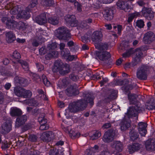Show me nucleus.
I'll use <instances>...</instances> for the list:
<instances>
[{"label": "nucleus", "instance_id": "f257e3e1", "mask_svg": "<svg viewBox=\"0 0 155 155\" xmlns=\"http://www.w3.org/2000/svg\"><path fill=\"white\" fill-rule=\"evenodd\" d=\"M93 104V99L90 97H88L86 100H81L73 103L69 105L68 109L71 112H75L84 110L86 107L87 104Z\"/></svg>", "mask_w": 155, "mask_h": 155}, {"label": "nucleus", "instance_id": "f03ea898", "mask_svg": "<svg viewBox=\"0 0 155 155\" xmlns=\"http://www.w3.org/2000/svg\"><path fill=\"white\" fill-rule=\"evenodd\" d=\"M3 23L5 24L6 27L10 29H17L21 30H25L27 27L28 25L26 23L19 21L17 22L12 19H11L7 17H4L2 19Z\"/></svg>", "mask_w": 155, "mask_h": 155}, {"label": "nucleus", "instance_id": "7ed1b4c3", "mask_svg": "<svg viewBox=\"0 0 155 155\" xmlns=\"http://www.w3.org/2000/svg\"><path fill=\"white\" fill-rule=\"evenodd\" d=\"M144 110L140 102H137L134 106L129 107L127 113L129 117H136L137 116L138 113Z\"/></svg>", "mask_w": 155, "mask_h": 155}, {"label": "nucleus", "instance_id": "20e7f679", "mask_svg": "<svg viewBox=\"0 0 155 155\" xmlns=\"http://www.w3.org/2000/svg\"><path fill=\"white\" fill-rule=\"evenodd\" d=\"M57 36L60 39L66 41L69 40L71 38V35L66 28H59L57 30Z\"/></svg>", "mask_w": 155, "mask_h": 155}, {"label": "nucleus", "instance_id": "39448f33", "mask_svg": "<svg viewBox=\"0 0 155 155\" xmlns=\"http://www.w3.org/2000/svg\"><path fill=\"white\" fill-rule=\"evenodd\" d=\"M149 67L147 65H142L138 68L137 72V77L140 80H146Z\"/></svg>", "mask_w": 155, "mask_h": 155}, {"label": "nucleus", "instance_id": "423d86ee", "mask_svg": "<svg viewBox=\"0 0 155 155\" xmlns=\"http://www.w3.org/2000/svg\"><path fill=\"white\" fill-rule=\"evenodd\" d=\"M115 137L114 131L112 129L108 130L104 134L103 140L105 142L109 143L113 140Z\"/></svg>", "mask_w": 155, "mask_h": 155}, {"label": "nucleus", "instance_id": "0eeeda50", "mask_svg": "<svg viewBox=\"0 0 155 155\" xmlns=\"http://www.w3.org/2000/svg\"><path fill=\"white\" fill-rule=\"evenodd\" d=\"M103 35L101 31H96L92 34L91 39L95 44H97L102 39Z\"/></svg>", "mask_w": 155, "mask_h": 155}, {"label": "nucleus", "instance_id": "6e6552de", "mask_svg": "<svg viewBox=\"0 0 155 155\" xmlns=\"http://www.w3.org/2000/svg\"><path fill=\"white\" fill-rule=\"evenodd\" d=\"M42 117H39L38 120L41 124L40 127L39 129L41 130H46L49 128L48 125L46 124L47 120L44 117L45 114L44 113L42 114Z\"/></svg>", "mask_w": 155, "mask_h": 155}, {"label": "nucleus", "instance_id": "1a4fd4ad", "mask_svg": "<svg viewBox=\"0 0 155 155\" xmlns=\"http://www.w3.org/2000/svg\"><path fill=\"white\" fill-rule=\"evenodd\" d=\"M12 125L9 121L4 123L0 128V132L3 134H6L10 132L11 129Z\"/></svg>", "mask_w": 155, "mask_h": 155}, {"label": "nucleus", "instance_id": "9d476101", "mask_svg": "<svg viewBox=\"0 0 155 155\" xmlns=\"http://www.w3.org/2000/svg\"><path fill=\"white\" fill-rule=\"evenodd\" d=\"M96 55L97 58L101 61L107 60L110 57V54L107 51H96Z\"/></svg>", "mask_w": 155, "mask_h": 155}, {"label": "nucleus", "instance_id": "9b49d317", "mask_svg": "<svg viewBox=\"0 0 155 155\" xmlns=\"http://www.w3.org/2000/svg\"><path fill=\"white\" fill-rule=\"evenodd\" d=\"M57 47V43L55 42L52 43L51 44H48L46 48H45L44 47H42L39 50V53L41 55H43L48 52V50L51 49H55Z\"/></svg>", "mask_w": 155, "mask_h": 155}, {"label": "nucleus", "instance_id": "f8f14e48", "mask_svg": "<svg viewBox=\"0 0 155 155\" xmlns=\"http://www.w3.org/2000/svg\"><path fill=\"white\" fill-rule=\"evenodd\" d=\"M143 39L145 43L149 44L154 40V35L152 32H148L144 34Z\"/></svg>", "mask_w": 155, "mask_h": 155}, {"label": "nucleus", "instance_id": "ddd939ff", "mask_svg": "<svg viewBox=\"0 0 155 155\" xmlns=\"http://www.w3.org/2000/svg\"><path fill=\"white\" fill-rule=\"evenodd\" d=\"M54 137V134L51 131H47L44 133L41 136V138L44 141L48 142L51 140Z\"/></svg>", "mask_w": 155, "mask_h": 155}, {"label": "nucleus", "instance_id": "4468645a", "mask_svg": "<svg viewBox=\"0 0 155 155\" xmlns=\"http://www.w3.org/2000/svg\"><path fill=\"white\" fill-rule=\"evenodd\" d=\"M111 146L114 151L120 152L122 150L123 145L120 141H116L111 143Z\"/></svg>", "mask_w": 155, "mask_h": 155}, {"label": "nucleus", "instance_id": "2eb2a0df", "mask_svg": "<svg viewBox=\"0 0 155 155\" xmlns=\"http://www.w3.org/2000/svg\"><path fill=\"white\" fill-rule=\"evenodd\" d=\"M143 47H141L140 48H137L135 50L136 55L134 58V61L135 64L140 61L143 55Z\"/></svg>", "mask_w": 155, "mask_h": 155}, {"label": "nucleus", "instance_id": "dca6fc26", "mask_svg": "<svg viewBox=\"0 0 155 155\" xmlns=\"http://www.w3.org/2000/svg\"><path fill=\"white\" fill-rule=\"evenodd\" d=\"M145 146L148 150H155V139H151L147 140L145 143Z\"/></svg>", "mask_w": 155, "mask_h": 155}, {"label": "nucleus", "instance_id": "f3484780", "mask_svg": "<svg viewBox=\"0 0 155 155\" xmlns=\"http://www.w3.org/2000/svg\"><path fill=\"white\" fill-rule=\"evenodd\" d=\"M64 64L61 60H58L55 61L52 68V71L53 72L59 73L62 69Z\"/></svg>", "mask_w": 155, "mask_h": 155}, {"label": "nucleus", "instance_id": "a211bd4d", "mask_svg": "<svg viewBox=\"0 0 155 155\" xmlns=\"http://www.w3.org/2000/svg\"><path fill=\"white\" fill-rule=\"evenodd\" d=\"M104 17L107 20H110L113 17V10L109 8L105 9L103 12Z\"/></svg>", "mask_w": 155, "mask_h": 155}, {"label": "nucleus", "instance_id": "6ab92c4d", "mask_svg": "<svg viewBox=\"0 0 155 155\" xmlns=\"http://www.w3.org/2000/svg\"><path fill=\"white\" fill-rule=\"evenodd\" d=\"M121 129L122 130H125L130 127L131 121L130 120L123 119L120 123Z\"/></svg>", "mask_w": 155, "mask_h": 155}, {"label": "nucleus", "instance_id": "aec40b11", "mask_svg": "<svg viewBox=\"0 0 155 155\" xmlns=\"http://www.w3.org/2000/svg\"><path fill=\"white\" fill-rule=\"evenodd\" d=\"M37 22L40 25L45 24L47 21L46 17V14L44 13L41 14L36 18Z\"/></svg>", "mask_w": 155, "mask_h": 155}, {"label": "nucleus", "instance_id": "412c9836", "mask_svg": "<svg viewBox=\"0 0 155 155\" xmlns=\"http://www.w3.org/2000/svg\"><path fill=\"white\" fill-rule=\"evenodd\" d=\"M67 94L69 96L78 94L79 91L77 88L74 86H71L67 89Z\"/></svg>", "mask_w": 155, "mask_h": 155}, {"label": "nucleus", "instance_id": "4be33fe9", "mask_svg": "<svg viewBox=\"0 0 155 155\" xmlns=\"http://www.w3.org/2000/svg\"><path fill=\"white\" fill-rule=\"evenodd\" d=\"M27 117L25 115L18 117L15 122L16 127H18L23 124L27 120Z\"/></svg>", "mask_w": 155, "mask_h": 155}, {"label": "nucleus", "instance_id": "5701e85b", "mask_svg": "<svg viewBox=\"0 0 155 155\" xmlns=\"http://www.w3.org/2000/svg\"><path fill=\"white\" fill-rule=\"evenodd\" d=\"M142 147V145L138 143H134L129 146L128 148L130 153H132L135 151L139 150Z\"/></svg>", "mask_w": 155, "mask_h": 155}, {"label": "nucleus", "instance_id": "b1692460", "mask_svg": "<svg viewBox=\"0 0 155 155\" xmlns=\"http://www.w3.org/2000/svg\"><path fill=\"white\" fill-rule=\"evenodd\" d=\"M31 11L30 9L26 8V10H21L18 16L19 17L24 18L26 19L28 18L30 16L29 12Z\"/></svg>", "mask_w": 155, "mask_h": 155}, {"label": "nucleus", "instance_id": "393cba45", "mask_svg": "<svg viewBox=\"0 0 155 155\" xmlns=\"http://www.w3.org/2000/svg\"><path fill=\"white\" fill-rule=\"evenodd\" d=\"M69 51L68 49H65L64 50L61 51V55L64 58L66 57L70 61H72L74 58V56L70 55Z\"/></svg>", "mask_w": 155, "mask_h": 155}, {"label": "nucleus", "instance_id": "a878e982", "mask_svg": "<svg viewBox=\"0 0 155 155\" xmlns=\"http://www.w3.org/2000/svg\"><path fill=\"white\" fill-rule=\"evenodd\" d=\"M59 73L61 75H64L69 73L70 71V65L67 64H64L62 67Z\"/></svg>", "mask_w": 155, "mask_h": 155}, {"label": "nucleus", "instance_id": "bb28decb", "mask_svg": "<svg viewBox=\"0 0 155 155\" xmlns=\"http://www.w3.org/2000/svg\"><path fill=\"white\" fill-rule=\"evenodd\" d=\"M6 40L8 43H11L16 39L15 36L12 32L10 31L6 34Z\"/></svg>", "mask_w": 155, "mask_h": 155}, {"label": "nucleus", "instance_id": "cd10ccee", "mask_svg": "<svg viewBox=\"0 0 155 155\" xmlns=\"http://www.w3.org/2000/svg\"><path fill=\"white\" fill-rule=\"evenodd\" d=\"M137 97V95L135 94H128V98L130 104H134V105H135L137 103L136 101Z\"/></svg>", "mask_w": 155, "mask_h": 155}, {"label": "nucleus", "instance_id": "c85d7f7f", "mask_svg": "<svg viewBox=\"0 0 155 155\" xmlns=\"http://www.w3.org/2000/svg\"><path fill=\"white\" fill-rule=\"evenodd\" d=\"M24 89L21 87H17L14 88V92L16 96L18 97H22L24 92Z\"/></svg>", "mask_w": 155, "mask_h": 155}, {"label": "nucleus", "instance_id": "c756f323", "mask_svg": "<svg viewBox=\"0 0 155 155\" xmlns=\"http://www.w3.org/2000/svg\"><path fill=\"white\" fill-rule=\"evenodd\" d=\"M54 49H51L48 50V54L46 55V57L48 59V58L49 59L53 57H57L58 53V51L54 50Z\"/></svg>", "mask_w": 155, "mask_h": 155}, {"label": "nucleus", "instance_id": "7c9ffc66", "mask_svg": "<svg viewBox=\"0 0 155 155\" xmlns=\"http://www.w3.org/2000/svg\"><path fill=\"white\" fill-rule=\"evenodd\" d=\"M48 22L53 25H57L59 22V19L56 16H53L49 17L48 19Z\"/></svg>", "mask_w": 155, "mask_h": 155}, {"label": "nucleus", "instance_id": "2f4dec72", "mask_svg": "<svg viewBox=\"0 0 155 155\" xmlns=\"http://www.w3.org/2000/svg\"><path fill=\"white\" fill-rule=\"evenodd\" d=\"M96 47L99 51H107L108 48L107 44L102 43L100 45L97 44Z\"/></svg>", "mask_w": 155, "mask_h": 155}, {"label": "nucleus", "instance_id": "473e14b6", "mask_svg": "<svg viewBox=\"0 0 155 155\" xmlns=\"http://www.w3.org/2000/svg\"><path fill=\"white\" fill-rule=\"evenodd\" d=\"M146 107L148 110L154 109L155 107V100L153 98H151L150 101L147 103Z\"/></svg>", "mask_w": 155, "mask_h": 155}, {"label": "nucleus", "instance_id": "72a5a7b5", "mask_svg": "<svg viewBox=\"0 0 155 155\" xmlns=\"http://www.w3.org/2000/svg\"><path fill=\"white\" fill-rule=\"evenodd\" d=\"M12 8L11 10V12L13 14H19L20 12L21 11V8L20 6H12L10 7Z\"/></svg>", "mask_w": 155, "mask_h": 155}, {"label": "nucleus", "instance_id": "f704fd0d", "mask_svg": "<svg viewBox=\"0 0 155 155\" xmlns=\"http://www.w3.org/2000/svg\"><path fill=\"white\" fill-rule=\"evenodd\" d=\"M75 17L73 15H67L65 17V20L67 22L72 25V23L75 22Z\"/></svg>", "mask_w": 155, "mask_h": 155}, {"label": "nucleus", "instance_id": "c9c22d12", "mask_svg": "<svg viewBox=\"0 0 155 155\" xmlns=\"http://www.w3.org/2000/svg\"><path fill=\"white\" fill-rule=\"evenodd\" d=\"M130 139L132 141H134L137 139L139 135L136 131L134 130H132L130 133Z\"/></svg>", "mask_w": 155, "mask_h": 155}, {"label": "nucleus", "instance_id": "e433bc0d", "mask_svg": "<svg viewBox=\"0 0 155 155\" xmlns=\"http://www.w3.org/2000/svg\"><path fill=\"white\" fill-rule=\"evenodd\" d=\"M21 114V111L19 109L16 108H14L12 110L11 115L12 116H19Z\"/></svg>", "mask_w": 155, "mask_h": 155}, {"label": "nucleus", "instance_id": "4c0bfd02", "mask_svg": "<svg viewBox=\"0 0 155 155\" xmlns=\"http://www.w3.org/2000/svg\"><path fill=\"white\" fill-rule=\"evenodd\" d=\"M101 136V132L98 131H95L93 132V134L90 136V139L95 140L98 139Z\"/></svg>", "mask_w": 155, "mask_h": 155}, {"label": "nucleus", "instance_id": "58836bf2", "mask_svg": "<svg viewBox=\"0 0 155 155\" xmlns=\"http://www.w3.org/2000/svg\"><path fill=\"white\" fill-rule=\"evenodd\" d=\"M118 7L122 9H125V8H127L128 5L125 2L123 1H119L117 4Z\"/></svg>", "mask_w": 155, "mask_h": 155}, {"label": "nucleus", "instance_id": "ea45409f", "mask_svg": "<svg viewBox=\"0 0 155 155\" xmlns=\"http://www.w3.org/2000/svg\"><path fill=\"white\" fill-rule=\"evenodd\" d=\"M18 62L21 64L22 68L25 71H28V66L27 63L23 60H19Z\"/></svg>", "mask_w": 155, "mask_h": 155}, {"label": "nucleus", "instance_id": "a19ab883", "mask_svg": "<svg viewBox=\"0 0 155 155\" xmlns=\"http://www.w3.org/2000/svg\"><path fill=\"white\" fill-rule=\"evenodd\" d=\"M32 95V93L31 91L29 90H26L24 89V92L22 96L24 98H27L31 97Z\"/></svg>", "mask_w": 155, "mask_h": 155}, {"label": "nucleus", "instance_id": "79ce46f5", "mask_svg": "<svg viewBox=\"0 0 155 155\" xmlns=\"http://www.w3.org/2000/svg\"><path fill=\"white\" fill-rule=\"evenodd\" d=\"M53 3L52 0H42L41 4L44 5L49 6L51 5Z\"/></svg>", "mask_w": 155, "mask_h": 155}, {"label": "nucleus", "instance_id": "37998d69", "mask_svg": "<svg viewBox=\"0 0 155 155\" xmlns=\"http://www.w3.org/2000/svg\"><path fill=\"white\" fill-rule=\"evenodd\" d=\"M148 12L149 13L147 15V16L145 17L148 20H150L153 19L154 16L153 12L151 10H148Z\"/></svg>", "mask_w": 155, "mask_h": 155}, {"label": "nucleus", "instance_id": "c03bdc74", "mask_svg": "<svg viewBox=\"0 0 155 155\" xmlns=\"http://www.w3.org/2000/svg\"><path fill=\"white\" fill-rule=\"evenodd\" d=\"M27 101L29 103L28 104L31 106H36L38 104L37 102L33 99L27 100Z\"/></svg>", "mask_w": 155, "mask_h": 155}, {"label": "nucleus", "instance_id": "a18cd8bd", "mask_svg": "<svg viewBox=\"0 0 155 155\" xmlns=\"http://www.w3.org/2000/svg\"><path fill=\"white\" fill-rule=\"evenodd\" d=\"M38 3L37 0H31L30 2V4L27 8V9H30V8H33Z\"/></svg>", "mask_w": 155, "mask_h": 155}, {"label": "nucleus", "instance_id": "49530a36", "mask_svg": "<svg viewBox=\"0 0 155 155\" xmlns=\"http://www.w3.org/2000/svg\"><path fill=\"white\" fill-rule=\"evenodd\" d=\"M147 124L145 122H140L138 124V129H146Z\"/></svg>", "mask_w": 155, "mask_h": 155}, {"label": "nucleus", "instance_id": "de8ad7c7", "mask_svg": "<svg viewBox=\"0 0 155 155\" xmlns=\"http://www.w3.org/2000/svg\"><path fill=\"white\" fill-rule=\"evenodd\" d=\"M148 10H151L150 8H147L145 7H143L141 11V12L142 14L144 16H146L147 14L149 13L148 11Z\"/></svg>", "mask_w": 155, "mask_h": 155}, {"label": "nucleus", "instance_id": "09e8293b", "mask_svg": "<svg viewBox=\"0 0 155 155\" xmlns=\"http://www.w3.org/2000/svg\"><path fill=\"white\" fill-rule=\"evenodd\" d=\"M136 23V26L139 28L143 27L144 25V22L142 20H140L137 21Z\"/></svg>", "mask_w": 155, "mask_h": 155}, {"label": "nucleus", "instance_id": "8fccbe9b", "mask_svg": "<svg viewBox=\"0 0 155 155\" xmlns=\"http://www.w3.org/2000/svg\"><path fill=\"white\" fill-rule=\"evenodd\" d=\"M15 80L16 83H19L20 84H23L25 81L24 78L18 77L15 78Z\"/></svg>", "mask_w": 155, "mask_h": 155}, {"label": "nucleus", "instance_id": "3c124183", "mask_svg": "<svg viewBox=\"0 0 155 155\" xmlns=\"http://www.w3.org/2000/svg\"><path fill=\"white\" fill-rule=\"evenodd\" d=\"M12 57L15 59H19L21 58V55L18 51H15L13 53Z\"/></svg>", "mask_w": 155, "mask_h": 155}, {"label": "nucleus", "instance_id": "603ef678", "mask_svg": "<svg viewBox=\"0 0 155 155\" xmlns=\"http://www.w3.org/2000/svg\"><path fill=\"white\" fill-rule=\"evenodd\" d=\"M74 5L75 7H77V10L79 12H81L82 11L81 5L77 2H75L74 3Z\"/></svg>", "mask_w": 155, "mask_h": 155}, {"label": "nucleus", "instance_id": "864d4df0", "mask_svg": "<svg viewBox=\"0 0 155 155\" xmlns=\"http://www.w3.org/2000/svg\"><path fill=\"white\" fill-rule=\"evenodd\" d=\"M140 134L142 136H144L146 133L147 130L146 129H138Z\"/></svg>", "mask_w": 155, "mask_h": 155}, {"label": "nucleus", "instance_id": "5fc2aeb1", "mask_svg": "<svg viewBox=\"0 0 155 155\" xmlns=\"http://www.w3.org/2000/svg\"><path fill=\"white\" fill-rule=\"evenodd\" d=\"M70 137L72 138L76 137L77 136V134L74 130H71L69 133Z\"/></svg>", "mask_w": 155, "mask_h": 155}, {"label": "nucleus", "instance_id": "6e6d98bb", "mask_svg": "<svg viewBox=\"0 0 155 155\" xmlns=\"http://www.w3.org/2000/svg\"><path fill=\"white\" fill-rule=\"evenodd\" d=\"M108 79L106 78H103L102 81L100 82L101 86H102L104 85V84L106 83L108 81Z\"/></svg>", "mask_w": 155, "mask_h": 155}, {"label": "nucleus", "instance_id": "4d7b16f0", "mask_svg": "<svg viewBox=\"0 0 155 155\" xmlns=\"http://www.w3.org/2000/svg\"><path fill=\"white\" fill-rule=\"evenodd\" d=\"M111 126V124L110 123H107L103 125L102 127V128L103 129H107L110 127Z\"/></svg>", "mask_w": 155, "mask_h": 155}, {"label": "nucleus", "instance_id": "13d9d810", "mask_svg": "<svg viewBox=\"0 0 155 155\" xmlns=\"http://www.w3.org/2000/svg\"><path fill=\"white\" fill-rule=\"evenodd\" d=\"M29 139L31 141H35L37 140V137L35 135H31L29 137Z\"/></svg>", "mask_w": 155, "mask_h": 155}, {"label": "nucleus", "instance_id": "bf43d9fd", "mask_svg": "<svg viewBox=\"0 0 155 155\" xmlns=\"http://www.w3.org/2000/svg\"><path fill=\"white\" fill-rule=\"evenodd\" d=\"M131 54V52L130 51H128L125 53L123 54L122 56L124 58L128 57L130 56Z\"/></svg>", "mask_w": 155, "mask_h": 155}, {"label": "nucleus", "instance_id": "052dcab7", "mask_svg": "<svg viewBox=\"0 0 155 155\" xmlns=\"http://www.w3.org/2000/svg\"><path fill=\"white\" fill-rule=\"evenodd\" d=\"M37 91L38 94L40 95H41V97H42V96L44 97V91L41 89H38L37 90Z\"/></svg>", "mask_w": 155, "mask_h": 155}, {"label": "nucleus", "instance_id": "680f3d73", "mask_svg": "<svg viewBox=\"0 0 155 155\" xmlns=\"http://www.w3.org/2000/svg\"><path fill=\"white\" fill-rule=\"evenodd\" d=\"M92 19L91 18H88L85 21H83V23H82H82H84L85 22L86 23V25L87 24H91L92 23Z\"/></svg>", "mask_w": 155, "mask_h": 155}, {"label": "nucleus", "instance_id": "e2e57ef3", "mask_svg": "<svg viewBox=\"0 0 155 155\" xmlns=\"http://www.w3.org/2000/svg\"><path fill=\"white\" fill-rule=\"evenodd\" d=\"M44 84L46 86H48L50 85V82L47 79H45L43 81Z\"/></svg>", "mask_w": 155, "mask_h": 155}, {"label": "nucleus", "instance_id": "0e129e2a", "mask_svg": "<svg viewBox=\"0 0 155 155\" xmlns=\"http://www.w3.org/2000/svg\"><path fill=\"white\" fill-rule=\"evenodd\" d=\"M11 86V85L10 83H7L5 84L4 87L6 90H8L10 89Z\"/></svg>", "mask_w": 155, "mask_h": 155}, {"label": "nucleus", "instance_id": "69168bd1", "mask_svg": "<svg viewBox=\"0 0 155 155\" xmlns=\"http://www.w3.org/2000/svg\"><path fill=\"white\" fill-rule=\"evenodd\" d=\"M37 67L38 68V71H41L43 70L44 68V66L41 64H37Z\"/></svg>", "mask_w": 155, "mask_h": 155}, {"label": "nucleus", "instance_id": "338daca9", "mask_svg": "<svg viewBox=\"0 0 155 155\" xmlns=\"http://www.w3.org/2000/svg\"><path fill=\"white\" fill-rule=\"evenodd\" d=\"M58 105L61 108L63 107L64 106V104L62 102L58 101Z\"/></svg>", "mask_w": 155, "mask_h": 155}, {"label": "nucleus", "instance_id": "774afa93", "mask_svg": "<svg viewBox=\"0 0 155 155\" xmlns=\"http://www.w3.org/2000/svg\"><path fill=\"white\" fill-rule=\"evenodd\" d=\"M110 153L109 152L107 151H104L102 152L100 155H110Z\"/></svg>", "mask_w": 155, "mask_h": 155}]
</instances>
